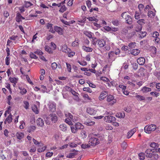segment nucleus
Masks as SVG:
<instances>
[{"instance_id":"obj_1","label":"nucleus","mask_w":160,"mask_h":160,"mask_svg":"<svg viewBox=\"0 0 160 160\" xmlns=\"http://www.w3.org/2000/svg\"><path fill=\"white\" fill-rule=\"evenodd\" d=\"M146 156L150 158L151 160H157L159 158L157 152L153 151L152 149H147L145 152Z\"/></svg>"},{"instance_id":"obj_2","label":"nucleus","mask_w":160,"mask_h":160,"mask_svg":"<svg viewBox=\"0 0 160 160\" xmlns=\"http://www.w3.org/2000/svg\"><path fill=\"white\" fill-rule=\"evenodd\" d=\"M97 45L99 48H102L104 46V49L106 51H109L110 49L109 45H106V41L103 39H99L98 40Z\"/></svg>"},{"instance_id":"obj_3","label":"nucleus","mask_w":160,"mask_h":160,"mask_svg":"<svg viewBox=\"0 0 160 160\" xmlns=\"http://www.w3.org/2000/svg\"><path fill=\"white\" fill-rule=\"evenodd\" d=\"M156 129V126L154 124L147 125L144 128L145 132L147 133H150Z\"/></svg>"},{"instance_id":"obj_4","label":"nucleus","mask_w":160,"mask_h":160,"mask_svg":"<svg viewBox=\"0 0 160 160\" xmlns=\"http://www.w3.org/2000/svg\"><path fill=\"white\" fill-rule=\"evenodd\" d=\"M121 17L126 20V23L128 24H131L132 22V18L131 17L127 14L126 12L122 13L121 14Z\"/></svg>"},{"instance_id":"obj_5","label":"nucleus","mask_w":160,"mask_h":160,"mask_svg":"<svg viewBox=\"0 0 160 160\" xmlns=\"http://www.w3.org/2000/svg\"><path fill=\"white\" fill-rule=\"evenodd\" d=\"M106 101L111 105H113L117 102V100L114 98V96L110 94L107 95Z\"/></svg>"},{"instance_id":"obj_6","label":"nucleus","mask_w":160,"mask_h":160,"mask_svg":"<svg viewBox=\"0 0 160 160\" xmlns=\"http://www.w3.org/2000/svg\"><path fill=\"white\" fill-rule=\"evenodd\" d=\"M88 143L91 146H95L99 143V141L97 138L92 137L89 139Z\"/></svg>"},{"instance_id":"obj_7","label":"nucleus","mask_w":160,"mask_h":160,"mask_svg":"<svg viewBox=\"0 0 160 160\" xmlns=\"http://www.w3.org/2000/svg\"><path fill=\"white\" fill-rule=\"evenodd\" d=\"M104 121L107 122L111 123L113 121H115L116 118L115 117L110 115L105 116L104 119Z\"/></svg>"},{"instance_id":"obj_8","label":"nucleus","mask_w":160,"mask_h":160,"mask_svg":"<svg viewBox=\"0 0 160 160\" xmlns=\"http://www.w3.org/2000/svg\"><path fill=\"white\" fill-rule=\"evenodd\" d=\"M65 116L67 118L71 119L73 122H75L78 120V118L77 117H76L75 116H73L70 113L68 112H66L65 113Z\"/></svg>"},{"instance_id":"obj_9","label":"nucleus","mask_w":160,"mask_h":160,"mask_svg":"<svg viewBox=\"0 0 160 160\" xmlns=\"http://www.w3.org/2000/svg\"><path fill=\"white\" fill-rule=\"evenodd\" d=\"M71 152H72L69 153L67 156V158H74L75 156L77 155L78 154V151L76 150L75 149H72L71 150Z\"/></svg>"},{"instance_id":"obj_10","label":"nucleus","mask_w":160,"mask_h":160,"mask_svg":"<svg viewBox=\"0 0 160 160\" xmlns=\"http://www.w3.org/2000/svg\"><path fill=\"white\" fill-rule=\"evenodd\" d=\"M108 94L107 92L105 91H102V92L98 97L99 100L101 101L104 99V98L107 97Z\"/></svg>"},{"instance_id":"obj_11","label":"nucleus","mask_w":160,"mask_h":160,"mask_svg":"<svg viewBox=\"0 0 160 160\" xmlns=\"http://www.w3.org/2000/svg\"><path fill=\"white\" fill-rule=\"evenodd\" d=\"M54 31L55 32H57L59 35H62L63 33V30L60 27H58L57 26H55L54 27Z\"/></svg>"},{"instance_id":"obj_12","label":"nucleus","mask_w":160,"mask_h":160,"mask_svg":"<svg viewBox=\"0 0 160 160\" xmlns=\"http://www.w3.org/2000/svg\"><path fill=\"white\" fill-rule=\"evenodd\" d=\"M53 25L51 23H48L47 24L46 28L49 30V31L52 33H55V31H54L52 26Z\"/></svg>"},{"instance_id":"obj_13","label":"nucleus","mask_w":160,"mask_h":160,"mask_svg":"<svg viewBox=\"0 0 160 160\" xmlns=\"http://www.w3.org/2000/svg\"><path fill=\"white\" fill-rule=\"evenodd\" d=\"M88 113L91 115H95L97 113V111L91 108H88L87 109Z\"/></svg>"},{"instance_id":"obj_14","label":"nucleus","mask_w":160,"mask_h":160,"mask_svg":"<svg viewBox=\"0 0 160 160\" xmlns=\"http://www.w3.org/2000/svg\"><path fill=\"white\" fill-rule=\"evenodd\" d=\"M137 131L136 128H133L131 131H130L128 132L127 133V138L129 139Z\"/></svg>"},{"instance_id":"obj_15","label":"nucleus","mask_w":160,"mask_h":160,"mask_svg":"<svg viewBox=\"0 0 160 160\" xmlns=\"http://www.w3.org/2000/svg\"><path fill=\"white\" fill-rule=\"evenodd\" d=\"M16 19V21L19 22L22 21V19L24 20L25 18L20 13L18 12L17 13Z\"/></svg>"},{"instance_id":"obj_16","label":"nucleus","mask_w":160,"mask_h":160,"mask_svg":"<svg viewBox=\"0 0 160 160\" xmlns=\"http://www.w3.org/2000/svg\"><path fill=\"white\" fill-rule=\"evenodd\" d=\"M51 121L54 122H55L58 120V117L54 113L51 114L49 115Z\"/></svg>"},{"instance_id":"obj_17","label":"nucleus","mask_w":160,"mask_h":160,"mask_svg":"<svg viewBox=\"0 0 160 160\" xmlns=\"http://www.w3.org/2000/svg\"><path fill=\"white\" fill-rule=\"evenodd\" d=\"M37 125L41 127L43 126L44 125V122L42 119L41 118H39L36 121Z\"/></svg>"},{"instance_id":"obj_18","label":"nucleus","mask_w":160,"mask_h":160,"mask_svg":"<svg viewBox=\"0 0 160 160\" xmlns=\"http://www.w3.org/2000/svg\"><path fill=\"white\" fill-rule=\"evenodd\" d=\"M145 60L143 57L138 58L137 60V62L140 65H143L145 62Z\"/></svg>"},{"instance_id":"obj_19","label":"nucleus","mask_w":160,"mask_h":160,"mask_svg":"<svg viewBox=\"0 0 160 160\" xmlns=\"http://www.w3.org/2000/svg\"><path fill=\"white\" fill-rule=\"evenodd\" d=\"M80 41L78 38H76L75 40L72 42V45L73 47H77L78 46L79 44Z\"/></svg>"},{"instance_id":"obj_20","label":"nucleus","mask_w":160,"mask_h":160,"mask_svg":"<svg viewBox=\"0 0 160 160\" xmlns=\"http://www.w3.org/2000/svg\"><path fill=\"white\" fill-rule=\"evenodd\" d=\"M24 134L23 132H18L16 133L17 138L19 140L22 139L24 137Z\"/></svg>"},{"instance_id":"obj_21","label":"nucleus","mask_w":160,"mask_h":160,"mask_svg":"<svg viewBox=\"0 0 160 160\" xmlns=\"http://www.w3.org/2000/svg\"><path fill=\"white\" fill-rule=\"evenodd\" d=\"M49 109L52 112H54L56 110V105L53 103H51L49 105Z\"/></svg>"},{"instance_id":"obj_22","label":"nucleus","mask_w":160,"mask_h":160,"mask_svg":"<svg viewBox=\"0 0 160 160\" xmlns=\"http://www.w3.org/2000/svg\"><path fill=\"white\" fill-rule=\"evenodd\" d=\"M84 123L88 126H91L94 125L95 122L94 121H91L90 120H87L85 121Z\"/></svg>"},{"instance_id":"obj_23","label":"nucleus","mask_w":160,"mask_h":160,"mask_svg":"<svg viewBox=\"0 0 160 160\" xmlns=\"http://www.w3.org/2000/svg\"><path fill=\"white\" fill-rule=\"evenodd\" d=\"M140 52V50L138 49H132L131 52V53L134 56L137 55Z\"/></svg>"},{"instance_id":"obj_24","label":"nucleus","mask_w":160,"mask_h":160,"mask_svg":"<svg viewBox=\"0 0 160 160\" xmlns=\"http://www.w3.org/2000/svg\"><path fill=\"white\" fill-rule=\"evenodd\" d=\"M18 88L20 90V93L21 95H23L25 94L27 92L26 89L24 88L19 86Z\"/></svg>"},{"instance_id":"obj_25","label":"nucleus","mask_w":160,"mask_h":160,"mask_svg":"<svg viewBox=\"0 0 160 160\" xmlns=\"http://www.w3.org/2000/svg\"><path fill=\"white\" fill-rule=\"evenodd\" d=\"M12 120V115L11 114H10L8 117L6 118L4 122L6 123L7 122L8 123H10Z\"/></svg>"},{"instance_id":"obj_26","label":"nucleus","mask_w":160,"mask_h":160,"mask_svg":"<svg viewBox=\"0 0 160 160\" xmlns=\"http://www.w3.org/2000/svg\"><path fill=\"white\" fill-rule=\"evenodd\" d=\"M69 48L67 45H64L62 46L61 50L63 52L67 53L68 52V51Z\"/></svg>"},{"instance_id":"obj_27","label":"nucleus","mask_w":160,"mask_h":160,"mask_svg":"<svg viewBox=\"0 0 160 160\" xmlns=\"http://www.w3.org/2000/svg\"><path fill=\"white\" fill-rule=\"evenodd\" d=\"M146 32L141 31L138 33V37L139 38L141 39L146 36Z\"/></svg>"},{"instance_id":"obj_28","label":"nucleus","mask_w":160,"mask_h":160,"mask_svg":"<svg viewBox=\"0 0 160 160\" xmlns=\"http://www.w3.org/2000/svg\"><path fill=\"white\" fill-rule=\"evenodd\" d=\"M36 128V127L35 126H31L28 128V132L30 133L33 132L35 130Z\"/></svg>"},{"instance_id":"obj_29","label":"nucleus","mask_w":160,"mask_h":160,"mask_svg":"<svg viewBox=\"0 0 160 160\" xmlns=\"http://www.w3.org/2000/svg\"><path fill=\"white\" fill-rule=\"evenodd\" d=\"M75 128L78 130L79 129L83 128V126L81 123L78 122L75 124Z\"/></svg>"},{"instance_id":"obj_30","label":"nucleus","mask_w":160,"mask_h":160,"mask_svg":"<svg viewBox=\"0 0 160 160\" xmlns=\"http://www.w3.org/2000/svg\"><path fill=\"white\" fill-rule=\"evenodd\" d=\"M68 52V56L69 57H72L75 54V52L72 51L69 48Z\"/></svg>"},{"instance_id":"obj_31","label":"nucleus","mask_w":160,"mask_h":160,"mask_svg":"<svg viewBox=\"0 0 160 160\" xmlns=\"http://www.w3.org/2000/svg\"><path fill=\"white\" fill-rule=\"evenodd\" d=\"M9 79L11 83L15 84L17 83L18 80V78H12L11 77H9Z\"/></svg>"},{"instance_id":"obj_32","label":"nucleus","mask_w":160,"mask_h":160,"mask_svg":"<svg viewBox=\"0 0 160 160\" xmlns=\"http://www.w3.org/2000/svg\"><path fill=\"white\" fill-rule=\"evenodd\" d=\"M18 38V36L17 35H12L9 38L10 40L14 41V42L15 43H17V39Z\"/></svg>"},{"instance_id":"obj_33","label":"nucleus","mask_w":160,"mask_h":160,"mask_svg":"<svg viewBox=\"0 0 160 160\" xmlns=\"http://www.w3.org/2000/svg\"><path fill=\"white\" fill-rule=\"evenodd\" d=\"M59 128L61 130L65 131L67 130V127L65 124H61L59 126Z\"/></svg>"},{"instance_id":"obj_34","label":"nucleus","mask_w":160,"mask_h":160,"mask_svg":"<svg viewBox=\"0 0 160 160\" xmlns=\"http://www.w3.org/2000/svg\"><path fill=\"white\" fill-rule=\"evenodd\" d=\"M82 48L83 50L87 52H91L92 51V48L86 47L85 46H83L82 47Z\"/></svg>"},{"instance_id":"obj_35","label":"nucleus","mask_w":160,"mask_h":160,"mask_svg":"<svg viewBox=\"0 0 160 160\" xmlns=\"http://www.w3.org/2000/svg\"><path fill=\"white\" fill-rule=\"evenodd\" d=\"M45 49L46 51L49 54H52L53 53V51L50 47L48 46H45Z\"/></svg>"},{"instance_id":"obj_36","label":"nucleus","mask_w":160,"mask_h":160,"mask_svg":"<svg viewBox=\"0 0 160 160\" xmlns=\"http://www.w3.org/2000/svg\"><path fill=\"white\" fill-rule=\"evenodd\" d=\"M67 88H68V89L71 91V92L72 93L73 95L75 96L78 97V93L76 92L75 91L72 89V88L70 87H68Z\"/></svg>"},{"instance_id":"obj_37","label":"nucleus","mask_w":160,"mask_h":160,"mask_svg":"<svg viewBox=\"0 0 160 160\" xmlns=\"http://www.w3.org/2000/svg\"><path fill=\"white\" fill-rule=\"evenodd\" d=\"M24 3V6L26 8H28L33 5V4L30 1H25Z\"/></svg>"},{"instance_id":"obj_38","label":"nucleus","mask_w":160,"mask_h":160,"mask_svg":"<svg viewBox=\"0 0 160 160\" xmlns=\"http://www.w3.org/2000/svg\"><path fill=\"white\" fill-rule=\"evenodd\" d=\"M143 92H147L151 91V89L150 88L144 87L142 89Z\"/></svg>"},{"instance_id":"obj_39","label":"nucleus","mask_w":160,"mask_h":160,"mask_svg":"<svg viewBox=\"0 0 160 160\" xmlns=\"http://www.w3.org/2000/svg\"><path fill=\"white\" fill-rule=\"evenodd\" d=\"M23 103L24 108L27 110L28 109L29 107V102L27 101H24Z\"/></svg>"},{"instance_id":"obj_40","label":"nucleus","mask_w":160,"mask_h":160,"mask_svg":"<svg viewBox=\"0 0 160 160\" xmlns=\"http://www.w3.org/2000/svg\"><path fill=\"white\" fill-rule=\"evenodd\" d=\"M155 15V12L152 11H149L148 12V16L151 18L153 17Z\"/></svg>"},{"instance_id":"obj_41","label":"nucleus","mask_w":160,"mask_h":160,"mask_svg":"<svg viewBox=\"0 0 160 160\" xmlns=\"http://www.w3.org/2000/svg\"><path fill=\"white\" fill-rule=\"evenodd\" d=\"M142 28V26L141 25H137L135 28V31L137 32H138L139 33L141 32V30Z\"/></svg>"},{"instance_id":"obj_42","label":"nucleus","mask_w":160,"mask_h":160,"mask_svg":"<svg viewBox=\"0 0 160 160\" xmlns=\"http://www.w3.org/2000/svg\"><path fill=\"white\" fill-rule=\"evenodd\" d=\"M87 19L89 21H95L96 22H97L98 21V19L94 17H89L87 18Z\"/></svg>"},{"instance_id":"obj_43","label":"nucleus","mask_w":160,"mask_h":160,"mask_svg":"<svg viewBox=\"0 0 160 160\" xmlns=\"http://www.w3.org/2000/svg\"><path fill=\"white\" fill-rule=\"evenodd\" d=\"M72 121L71 119H70L68 118H67L65 120V122L69 125H72Z\"/></svg>"},{"instance_id":"obj_44","label":"nucleus","mask_w":160,"mask_h":160,"mask_svg":"<svg viewBox=\"0 0 160 160\" xmlns=\"http://www.w3.org/2000/svg\"><path fill=\"white\" fill-rule=\"evenodd\" d=\"M135 97L138 98L139 100L142 101L145 100V97L142 96L140 95H136Z\"/></svg>"},{"instance_id":"obj_45","label":"nucleus","mask_w":160,"mask_h":160,"mask_svg":"<svg viewBox=\"0 0 160 160\" xmlns=\"http://www.w3.org/2000/svg\"><path fill=\"white\" fill-rule=\"evenodd\" d=\"M47 147L44 146L42 148H39L38 149V151L39 152H44L46 149Z\"/></svg>"},{"instance_id":"obj_46","label":"nucleus","mask_w":160,"mask_h":160,"mask_svg":"<svg viewBox=\"0 0 160 160\" xmlns=\"http://www.w3.org/2000/svg\"><path fill=\"white\" fill-rule=\"evenodd\" d=\"M32 110L36 114H38L39 111L36 105H34L32 108Z\"/></svg>"},{"instance_id":"obj_47","label":"nucleus","mask_w":160,"mask_h":160,"mask_svg":"<svg viewBox=\"0 0 160 160\" xmlns=\"http://www.w3.org/2000/svg\"><path fill=\"white\" fill-rule=\"evenodd\" d=\"M150 146L152 148H155L158 147V145L157 143L153 142L151 143Z\"/></svg>"},{"instance_id":"obj_48","label":"nucleus","mask_w":160,"mask_h":160,"mask_svg":"<svg viewBox=\"0 0 160 160\" xmlns=\"http://www.w3.org/2000/svg\"><path fill=\"white\" fill-rule=\"evenodd\" d=\"M20 125L19 126V128L20 129H23L25 127V123L23 121H21L20 122Z\"/></svg>"},{"instance_id":"obj_49","label":"nucleus","mask_w":160,"mask_h":160,"mask_svg":"<svg viewBox=\"0 0 160 160\" xmlns=\"http://www.w3.org/2000/svg\"><path fill=\"white\" fill-rule=\"evenodd\" d=\"M67 8L64 5H62L60 8V9L59 10V12H63L66 10Z\"/></svg>"},{"instance_id":"obj_50","label":"nucleus","mask_w":160,"mask_h":160,"mask_svg":"<svg viewBox=\"0 0 160 160\" xmlns=\"http://www.w3.org/2000/svg\"><path fill=\"white\" fill-rule=\"evenodd\" d=\"M84 34L88 37L89 38H92V36L91 32H84Z\"/></svg>"},{"instance_id":"obj_51","label":"nucleus","mask_w":160,"mask_h":160,"mask_svg":"<svg viewBox=\"0 0 160 160\" xmlns=\"http://www.w3.org/2000/svg\"><path fill=\"white\" fill-rule=\"evenodd\" d=\"M66 65L67 68V69H68V71L69 72H71V66L70 64L68 63L67 62H66Z\"/></svg>"},{"instance_id":"obj_52","label":"nucleus","mask_w":160,"mask_h":160,"mask_svg":"<svg viewBox=\"0 0 160 160\" xmlns=\"http://www.w3.org/2000/svg\"><path fill=\"white\" fill-rule=\"evenodd\" d=\"M136 44V43L135 42H132L129 43L128 46L130 48H132L135 47Z\"/></svg>"},{"instance_id":"obj_53","label":"nucleus","mask_w":160,"mask_h":160,"mask_svg":"<svg viewBox=\"0 0 160 160\" xmlns=\"http://www.w3.org/2000/svg\"><path fill=\"white\" fill-rule=\"evenodd\" d=\"M40 90L42 92L44 93L46 91L47 89L46 86L44 85H41V86Z\"/></svg>"},{"instance_id":"obj_54","label":"nucleus","mask_w":160,"mask_h":160,"mask_svg":"<svg viewBox=\"0 0 160 160\" xmlns=\"http://www.w3.org/2000/svg\"><path fill=\"white\" fill-rule=\"evenodd\" d=\"M33 142L36 145H38V146H42V143H40L38 142L37 140H35V139H33Z\"/></svg>"},{"instance_id":"obj_55","label":"nucleus","mask_w":160,"mask_h":160,"mask_svg":"<svg viewBox=\"0 0 160 160\" xmlns=\"http://www.w3.org/2000/svg\"><path fill=\"white\" fill-rule=\"evenodd\" d=\"M71 131L73 133H75L78 131V130L75 128V126H71Z\"/></svg>"},{"instance_id":"obj_56","label":"nucleus","mask_w":160,"mask_h":160,"mask_svg":"<svg viewBox=\"0 0 160 160\" xmlns=\"http://www.w3.org/2000/svg\"><path fill=\"white\" fill-rule=\"evenodd\" d=\"M83 97L85 99H87V100L91 101L92 100V99L91 98H89L88 96V95L87 94H84L82 95Z\"/></svg>"},{"instance_id":"obj_57","label":"nucleus","mask_w":160,"mask_h":160,"mask_svg":"<svg viewBox=\"0 0 160 160\" xmlns=\"http://www.w3.org/2000/svg\"><path fill=\"white\" fill-rule=\"evenodd\" d=\"M144 21V19H141L138 20L137 22L139 24V25L142 26V25L145 23Z\"/></svg>"},{"instance_id":"obj_58","label":"nucleus","mask_w":160,"mask_h":160,"mask_svg":"<svg viewBox=\"0 0 160 160\" xmlns=\"http://www.w3.org/2000/svg\"><path fill=\"white\" fill-rule=\"evenodd\" d=\"M114 54L115 53L114 51H112L110 52L108 54L109 58L110 59L112 58L114 56Z\"/></svg>"},{"instance_id":"obj_59","label":"nucleus","mask_w":160,"mask_h":160,"mask_svg":"<svg viewBox=\"0 0 160 160\" xmlns=\"http://www.w3.org/2000/svg\"><path fill=\"white\" fill-rule=\"evenodd\" d=\"M58 67V65L55 62H54L52 63L51 65V67L52 69L55 70Z\"/></svg>"},{"instance_id":"obj_60","label":"nucleus","mask_w":160,"mask_h":160,"mask_svg":"<svg viewBox=\"0 0 160 160\" xmlns=\"http://www.w3.org/2000/svg\"><path fill=\"white\" fill-rule=\"evenodd\" d=\"M78 62L82 66H85L87 65V62L85 61H78Z\"/></svg>"},{"instance_id":"obj_61","label":"nucleus","mask_w":160,"mask_h":160,"mask_svg":"<svg viewBox=\"0 0 160 160\" xmlns=\"http://www.w3.org/2000/svg\"><path fill=\"white\" fill-rule=\"evenodd\" d=\"M139 159L141 160H143L145 158L144 154L143 153L141 152L138 155Z\"/></svg>"},{"instance_id":"obj_62","label":"nucleus","mask_w":160,"mask_h":160,"mask_svg":"<svg viewBox=\"0 0 160 160\" xmlns=\"http://www.w3.org/2000/svg\"><path fill=\"white\" fill-rule=\"evenodd\" d=\"M10 58L9 57H6L5 59V64L7 65H8L10 64Z\"/></svg>"},{"instance_id":"obj_63","label":"nucleus","mask_w":160,"mask_h":160,"mask_svg":"<svg viewBox=\"0 0 160 160\" xmlns=\"http://www.w3.org/2000/svg\"><path fill=\"white\" fill-rule=\"evenodd\" d=\"M30 57L31 58H34L35 59H37L38 57L32 52H31L30 54Z\"/></svg>"},{"instance_id":"obj_64","label":"nucleus","mask_w":160,"mask_h":160,"mask_svg":"<svg viewBox=\"0 0 160 160\" xmlns=\"http://www.w3.org/2000/svg\"><path fill=\"white\" fill-rule=\"evenodd\" d=\"M87 6L88 8H90L91 7L92 3L91 1L89 0H88L86 1Z\"/></svg>"}]
</instances>
